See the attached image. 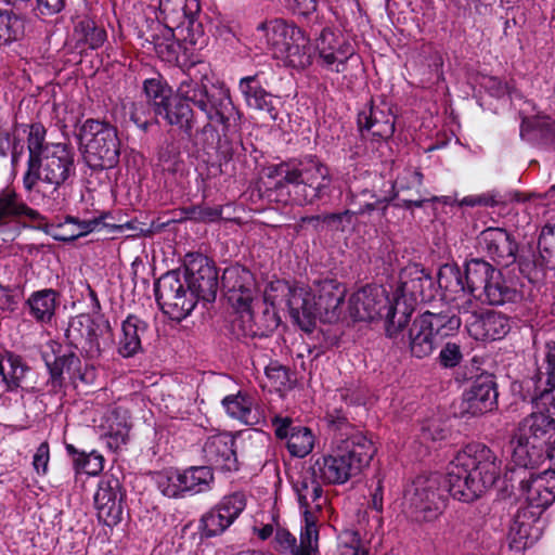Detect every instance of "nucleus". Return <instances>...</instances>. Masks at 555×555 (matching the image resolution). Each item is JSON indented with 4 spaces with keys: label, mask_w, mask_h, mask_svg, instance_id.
Wrapping results in <instances>:
<instances>
[{
    "label": "nucleus",
    "mask_w": 555,
    "mask_h": 555,
    "mask_svg": "<svg viewBox=\"0 0 555 555\" xmlns=\"http://www.w3.org/2000/svg\"><path fill=\"white\" fill-rule=\"evenodd\" d=\"M144 92L154 117H162L188 137L193 135L197 125L194 108L206 118L202 132L212 131L215 124L228 129L232 121L238 119L229 88L223 83H211L206 75H184L175 94L160 80L147 79L144 81Z\"/></svg>",
    "instance_id": "nucleus-1"
},
{
    "label": "nucleus",
    "mask_w": 555,
    "mask_h": 555,
    "mask_svg": "<svg viewBox=\"0 0 555 555\" xmlns=\"http://www.w3.org/2000/svg\"><path fill=\"white\" fill-rule=\"evenodd\" d=\"M328 423L335 431L336 447L331 453L313 461L311 474L325 486L344 485L366 468L376 448L371 439L352 426L339 411L328 414Z\"/></svg>",
    "instance_id": "nucleus-2"
},
{
    "label": "nucleus",
    "mask_w": 555,
    "mask_h": 555,
    "mask_svg": "<svg viewBox=\"0 0 555 555\" xmlns=\"http://www.w3.org/2000/svg\"><path fill=\"white\" fill-rule=\"evenodd\" d=\"M28 162L23 176V185L27 192L34 190L38 181L53 185L51 193L43 197L49 210H60L65 203L61 185L74 172V150L67 143H47L46 128L33 124L27 137Z\"/></svg>",
    "instance_id": "nucleus-3"
},
{
    "label": "nucleus",
    "mask_w": 555,
    "mask_h": 555,
    "mask_svg": "<svg viewBox=\"0 0 555 555\" xmlns=\"http://www.w3.org/2000/svg\"><path fill=\"white\" fill-rule=\"evenodd\" d=\"M272 292L286 296V306L292 319L305 331H310L317 319L333 323L340 317L346 287L333 279L315 281L310 289L292 286L284 280L270 283L267 298L273 302L278 299Z\"/></svg>",
    "instance_id": "nucleus-4"
},
{
    "label": "nucleus",
    "mask_w": 555,
    "mask_h": 555,
    "mask_svg": "<svg viewBox=\"0 0 555 555\" xmlns=\"http://www.w3.org/2000/svg\"><path fill=\"white\" fill-rule=\"evenodd\" d=\"M501 467L502 461L490 448L469 444L448 465L444 482L454 499L472 502L494 486Z\"/></svg>",
    "instance_id": "nucleus-5"
},
{
    "label": "nucleus",
    "mask_w": 555,
    "mask_h": 555,
    "mask_svg": "<svg viewBox=\"0 0 555 555\" xmlns=\"http://www.w3.org/2000/svg\"><path fill=\"white\" fill-rule=\"evenodd\" d=\"M268 170L269 178H281L275 183L276 190L293 185L294 201L300 206L312 205L330 193V169L314 157L298 163L282 162Z\"/></svg>",
    "instance_id": "nucleus-6"
},
{
    "label": "nucleus",
    "mask_w": 555,
    "mask_h": 555,
    "mask_svg": "<svg viewBox=\"0 0 555 555\" xmlns=\"http://www.w3.org/2000/svg\"><path fill=\"white\" fill-rule=\"evenodd\" d=\"M555 442V417L551 410L535 411L524 417L511 437L514 462L534 468L550 456Z\"/></svg>",
    "instance_id": "nucleus-7"
},
{
    "label": "nucleus",
    "mask_w": 555,
    "mask_h": 555,
    "mask_svg": "<svg viewBox=\"0 0 555 555\" xmlns=\"http://www.w3.org/2000/svg\"><path fill=\"white\" fill-rule=\"evenodd\" d=\"M254 36L285 66L305 69L312 64L313 49L310 39L292 23L281 18L266 21L257 26Z\"/></svg>",
    "instance_id": "nucleus-8"
},
{
    "label": "nucleus",
    "mask_w": 555,
    "mask_h": 555,
    "mask_svg": "<svg viewBox=\"0 0 555 555\" xmlns=\"http://www.w3.org/2000/svg\"><path fill=\"white\" fill-rule=\"evenodd\" d=\"M461 326V319L454 313L426 311L415 318L410 326L393 343L417 359L429 357L439 343L452 336Z\"/></svg>",
    "instance_id": "nucleus-9"
},
{
    "label": "nucleus",
    "mask_w": 555,
    "mask_h": 555,
    "mask_svg": "<svg viewBox=\"0 0 555 555\" xmlns=\"http://www.w3.org/2000/svg\"><path fill=\"white\" fill-rule=\"evenodd\" d=\"M78 140L85 163L93 170L117 166L120 140L115 126L107 121L89 118L79 127Z\"/></svg>",
    "instance_id": "nucleus-10"
},
{
    "label": "nucleus",
    "mask_w": 555,
    "mask_h": 555,
    "mask_svg": "<svg viewBox=\"0 0 555 555\" xmlns=\"http://www.w3.org/2000/svg\"><path fill=\"white\" fill-rule=\"evenodd\" d=\"M464 276L467 292L481 302L499 306L521 299L520 292L504 280L500 270L483 259L467 261Z\"/></svg>",
    "instance_id": "nucleus-11"
},
{
    "label": "nucleus",
    "mask_w": 555,
    "mask_h": 555,
    "mask_svg": "<svg viewBox=\"0 0 555 555\" xmlns=\"http://www.w3.org/2000/svg\"><path fill=\"white\" fill-rule=\"evenodd\" d=\"M66 337L90 359L99 358L113 344L111 324L102 315L92 318L89 314H79L73 318L66 330Z\"/></svg>",
    "instance_id": "nucleus-12"
},
{
    "label": "nucleus",
    "mask_w": 555,
    "mask_h": 555,
    "mask_svg": "<svg viewBox=\"0 0 555 555\" xmlns=\"http://www.w3.org/2000/svg\"><path fill=\"white\" fill-rule=\"evenodd\" d=\"M408 513L416 521H433L443 508V498L439 489V476L416 477L404 494Z\"/></svg>",
    "instance_id": "nucleus-13"
},
{
    "label": "nucleus",
    "mask_w": 555,
    "mask_h": 555,
    "mask_svg": "<svg viewBox=\"0 0 555 555\" xmlns=\"http://www.w3.org/2000/svg\"><path fill=\"white\" fill-rule=\"evenodd\" d=\"M154 288L157 304L171 320L181 321L195 308L194 296L184 288V282L178 270L163 274L156 281Z\"/></svg>",
    "instance_id": "nucleus-14"
},
{
    "label": "nucleus",
    "mask_w": 555,
    "mask_h": 555,
    "mask_svg": "<svg viewBox=\"0 0 555 555\" xmlns=\"http://www.w3.org/2000/svg\"><path fill=\"white\" fill-rule=\"evenodd\" d=\"M184 281L191 296L206 302L215 301L218 292V272L212 261L198 253L184 258Z\"/></svg>",
    "instance_id": "nucleus-15"
},
{
    "label": "nucleus",
    "mask_w": 555,
    "mask_h": 555,
    "mask_svg": "<svg viewBox=\"0 0 555 555\" xmlns=\"http://www.w3.org/2000/svg\"><path fill=\"white\" fill-rule=\"evenodd\" d=\"M519 492L525 501L522 507L540 515L555 501V470L547 469L535 474L520 469Z\"/></svg>",
    "instance_id": "nucleus-16"
},
{
    "label": "nucleus",
    "mask_w": 555,
    "mask_h": 555,
    "mask_svg": "<svg viewBox=\"0 0 555 555\" xmlns=\"http://www.w3.org/2000/svg\"><path fill=\"white\" fill-rule=\"evenodd\" d=\"M27 219L37 223L38 229H43L47 233H52V230H61L63 224H44L46 218L36 209L29 207L13 188H4L0 190V234L9 232L14 223Z\"/></svg>",
    "instance_id": "nucleus-17"
},
{
    "label": "nucleus",
    "mask_w": 555,
    "mask_h": 555,
    "mask_svg": "<svg viewBox=\"0 0 555 555\" xmlns=\"http://www.w3.org/2000/svg\"><path fill=\"white\" fill-rule=\"evenodd\" d=\"M221 282L229 302L242 311L243 319H251L250 305L257 293L254 274L245 267L234 264L224 269Z\"/></svg>",
    "instance_id": "nucleus-18"
},
{
    "label": "nucleus",
    "mask_w": 555,
    "mask_h": 555,
    "mask_svg": "<svg viewBox=\"0 0 555 555\" xmlns=\"http://www.w3.org/2000/svg\"><path fill=\"white\" fill-rule=\"evenodd\" d=\"M215 477L209 466H192L181 473H176L159 481L162 492L168 498L183 496L209 491Z\"/></svg>",
    "instance_id": "nucleus-19"
},
{
    "label": "nucleus",
    "mask_w": 555,
    "mask_h": 555,
    "mask_svg": "<svg viewBox=\"0 0 555 555\" xmlns=\"http://www.w3.org/2000/svg\"><path fill=\"white\" fill-rule=\"evenodd\" d=\"M498 386L490 373L477 376L462 396V412L473 416L492 412L498 408Z\"/></svg>",
    "instance_id": "nucleus-20"
},
{
    "label": "nucleus",
    "mask_w": 555,
    "mask_h": 555,
    "mask_svg": "<svg viewBox=\"0 0 555 555\" xmlns=\"http://www.w3.org/2000/svg\"><path fill=\"white\" fill-rule=\"evenodd\" d=\"M121 485L113 475L103 476L94 494V504L98 509L99 519L112 526L121 520L122 515Z\"/></svg>",
    "instance_id": "nucleus-21"
},
{
    "label": "nucleus",
    "mask_w": 555,
    "mask_h": 555,
    "mask_svg": "<svg viewBox=\"0 0 555 555\" xmlns=\"http://www.w3.org/2000/svg\"><path fill=\"white\" fill-rule=\"evenodd\" d=\"M317 50L322 66L336 73H344L347 62L354 55L353 47L330 29L321 31L317 39Z\"/></svg>",
    "instance_id": "nucleus-22"
},
{
    "label": "nucleus",
    "mask_w": 555,
    "mask_h": 555,
    "mask_svg": "<svg viewBox=\"0 0 555 555\" xmlns=\"http://www.w3.org/2000/svg\"><path fill=\"white\" fill-rule=\"evenodd\" d=\"M434 280L422 266L413 263L400 272L399 285L395 293L413 304L428 301L434 297Z\"/></svg>",
    "instance_id": "nucleus-23"
},
{
    "label": "nucleus",
    "mask_w": 555,
    "mask_h": 555,
    "mask_svg": "<svg viewBox=\"0 0 555 555\" xmlns=\"http://www.w3.org/2000/svg\"><path fill=\"white\" fill-rule=\"evenodd\" d=\"M542 515L520 507L513 517L508 531L509 545L517 551L533 545L542 535Z\"/></svg>",
    "instance_id": "nucleus-24"
},
{
    "label": "nucleus",
    "mask_w": 555,
    "mask_h": 555,
    "mask_svg": "<svg viewBox=\"0 0 555 555\" xmlns=\"http://www.w3.org/2000/svg\"><path fill=\"white\" fill-rule=\"evenodd\" d=\"M203 456L209 465L227 472L238 469L235 438L222 433L209 436L203 446Z\"/></svg>",
    "instance_id": "nucleus-25"
},
{
    "label": "nucleus",
    "mask_w": 555,
    "mask_h": 555,
    "mask_svg": "<svg viewBox=\"0 0 555 555\" xmlns=\"http://www.w3.org/2000/svg\"><path fill=\"white\" fill-rule=\"evenodd\" d=\"M478 246L495 262L509 266L516 260L517 244L501 228H488L478 236Z\"/></svg>",
    "instance_id": "nucleus-26"
},
{
    "label": "nucleus",
    "mask_w": 555,
    "mask_h": 555,
    "mask_svg": "<svg viewBox=\"0 0 555 555\" xmlns=\"http://www.w3.org/2000/svg\"><path fill=\"white\" fill-rule=\"evenodd\" d=\"M358 126L363 133L370 132L373 137L388 139L395 132V116L387 104L376 105L371 101L358 115Z\"/></svg>",
    "instance_id": "nucleus-27"
},
{
    "label": "nucleus",
    "mask_w": 555,
    "mask_h": 555,
    "mask_svg": "<svg viewBox=\"0 0 555 555\" xmlns=\"http://www.w3.org/2000/svg\"><path fill=\"white\" fill-rule=\"evenodd\" d=\"M415 306V304L397 293L393 294L391 299L386 296V301L382 307L383 314H379V317L385 319V330L389 338L395 340L410 326L409 321Z\"/></svg>",
    "instance_id": "nucleus-28"
},
{
    "label": "nucleus",
    "mask_w": 555,
    "mask_h": 555,
    "mask_svg": "<svg viewBox=\"0 0 555 555\" xmlns=\"http://www.w3.org/2000/svg\"><path fill=\"white\" fill-rule=\"evenodd\" d=\"M270 289V284L267 286L264 291V308L262 310V314L255 317L253 314L251 319L244 318L240 314V322L243 324V334L245 336L250 337H263L270 335L274 332L281 322V319L275 311V305L281 304L282 301L286 302V296H283L281 293L272 292L273 295L278 296V299L273 302L269 298H267V292ZM242 313V311L240 312Z\"/></svg>",
    "instance_id": "nucleus-29"
},
{
    "label": "nucleus",
    "mask_w": 555,
    "mask_h": 555,
    "mask_svg": "<svg viewBox=\"0 0 555 555\" xmlns=\"http://www.w3.org/2000/svg\"><path fill=\"white\" fill-rule=\"evenodd\" d=\"M238 89L249 108L267 113L272 120L278 118L276 98L261 86L257 75L243 77Z\"/></svg>",
    "instance_id": "nucleus-30"
},
{
    "label": "nucleus",
    "mask_w": 555,
    "mask_h": 555,
    "mask_svg": "<svg viewBox=\"0 0 555 555\" xmlns=\"http://www.w3.org/2000/svg\"><path fill=\"white\" fill-rule=\"evenodd\" d=\"M386 301L384 289L362 288L351 295L349 313L354 321H370L383 314L382 307Z\"/></svg>",
    "instance_id": "nucleus-31"
},
{
    "label": "nucleus",
    "mask_w": 555,
    "mask_h": 555,
    "mask_svg": "<svg viewBox=\"0 0 555 555\" xmlns=\"http://www.w3.org/2000/svg\"><path fill=\"white\" fill-rule=\"evenodd\" d=\"M273 425L278 438H287L286 447L293 456L304 457L312 451L314 438L309 428L293 427L291 434H288L292 421L288 417L282 418L279 416L273 418Z\"/></svg>",
    "instance_id": "nucleus-32"
},
{
    "label": "nucleus",
    "mask_w": 555,
    "mask_h": 555,
    "mask_svg": "<svg viewBox=\"0 0 555 555\" xmlns=\"http://www.w3.org/2000/svg\"><path fill=\"white\" fill-rule=\"evenodd\" d=\"M149 324L138 315L130 314L121 324V334L117 344V352L124 358H130L142 350V338Z\"/></svg>",
    "instance_id": "nucleus-33"
},
{
    "label": "nucleus",
    "mask_w": 555,
    "mask_h": 555,
    "mask_svg": "<svg viewBox=\"0 0 555 555\" xmlns=\"http://www.w3.org/2000/svg\"><path fill=\"white\" fill-rule=\"evenodd\" d=\"M222 405L227 413L246 425H257L260 423L262 413L254 396L238 391L236 395H230L223 398Z\"/></svg>",
    "instance_id": "nucleus-34"
},
{
    "label": "nucleus",
    "mask_w": 555,
    "mask_h": 555,
    "mask_svg": "<svg viewBox=\"0 0 555 555\" xmlns=\"http://www.w3.org/2000/svg\"><path fill=\"white\" fill-rule=\"evenodd\" d=\"M511 330L509 320L500 312H488L469 323V331L477 339L496 340L503 338Z\"/></svg>",
    "instance_id": "nucleus-35"
},
{
    "label": "nucleus",
    "mask_w": 555,
    "mask_h": 555,
    "mask_svg": "<svg viewBox=\"0 0 555 555\" xmlns=\"http://www.w3.org/2000/svg\"><path fill=\"white\" fill-rule=\"evenodd\" d=\"M57 297V292L52 288L34 292L26 300L29 314L39 323H51L55 315Z\"/></svg>",
    "instance_id": "nucleus-36"
},
{
    "label": "nucleus",
    "mask_w": 555,
    "mask_h": 555,
    "mask_svg": "<svg viewBox=\"0 0 555 555\" xmlns=\"http://www.w3.org/2000/svg\"><path fill=\"white\" fill-rule=\"evenodd\" d=\"M323 486L325 485L319 478L312 476L311 466L295 483L298 502L304 511L309 509L311 504H314L318 509L322 507L320 501L323 496Z\"/></svg>",
    "instance_id": "nucleus-37"
},
{
    "label": "nucleus",
    "mask_w": 555,
    "mask_h": 555,
    "mask_svg": "<svg viewBox=\"0 0 555 555\" xmlns=\"http://www.w3.org/2000/svg\"><path fill=\"white\" fill-rule=\"evenodd\" d=\"M80 363V359L74 352L59 356L52 363H47L50 372L48 385L51 386V390L56 392L63 387L64 373L74 378L79 371Z\"/></svg>",
    "instance_id": "nucleus-38"
},
{
    "label": "nucleus",
    "mask_w": 555,
    "mask_h": 555,
    "mask_svg": "<svg viewBox=\"0 0 555 555\" xmlns=\"http://www.w3.org/2000/svg\"><path fill=\"white\" fill-rule=\"evenodd\" d=\"M27 371L28 366L20 356L12 352L0 354V375L9 390L21 386Z\"/></svg>",
    "instance_id": "nucleus-39"
},
{
    "label": "nucleus",
    "mask_w": 555,
    "mask_h": 555,
    "mask_svg": "<svg viewBox=\"0 0 555 555\" xmlns=\"http://www.w3.org/2000/svg\"><path fill=\"white\" fill-rule=\"evenodd\" d=\"M393 198L378 197L369 190H363L359 194H351L349 204L356 209L359 216L370 215L374 210H379L382 216L386 215L389 202Z\"/></svg>",
    "instance_id": "nucleus-40"
},
{
    "label": "nucleus",
    "mask_w": 555,
    "mask_h": 555,
    "mask_svg": "<svg viewBox=\"0 0 555 555\" xmlns=\"http://www.w3.org/2000/svg\"><path fill=\"white\" fill-rule=\"evenodd\" d=\"M201 522L206 537H216L223 533L234 520H232L228 514L223 513L217 504L203 515Z\"/></svg>",
    "instance_id": "nucleus-41"
},
{
    "label": "nucleus",
    "mask_w": 555,
    "mask_h": 555,
    "mask_svg": "<svg viewBox=\"0 0 555 555\" xmlns=\"http://www.w3.org/2000/svg\"><path fill=\"white\" fill-rule=\"evenodd\" d=\"M438 284L440 288L450 294L465 295V276L456 266L446 264L438 272Z\"/></svg>",
    "instance_id": "nucleus-42"
},
{
    "label": "nucleus",
    "mask_w": 555,
    "mask_h": 555,
    "mask_svg": "<svg viewBox=\"0 0 555 555\" xmlns=\"http://www.w3.org/2000/svg\"><path fill=\"white\" fill-rule=\"evenodd\" d=\"M75 35L78 41L88 44L91 49H98L106 39V31L98 27L92 20L85 18L75 26Z\"/></svg>",
    "instance_id": "nucleus-43"
},
{
    "label": "nucleus",
    "mask_w": 555,
    "mask_h": 555,
    "mask_svg": "<svg viewBox=\"0 0 555 555\" xmlns=\"http://www.w3.org/2000/svg\"><path fill=\"white\" fill-rule=\"evenodd\" d=\"M305 527L300 533V545L298 555H311L317 547L318 527L315 517L309 509L304 511Z\"/></svg>",
    "instance_id": "nucleus-44"
},
{
    "label": "nucleus",
    "mask_w": 555,
    "mask_h": 555,
    "mask_svg": "<svg viewBox=\"0 0 555 555\" xmlns=\"http://www.w3.org/2000/svg\"><path fill=\"white\" fill-rule=\"evenodd\" d=\"M24 33L23 21L9 11H0V41L8 43L17 40Z\"/></svg>",
    "instance_id": "nucleus-45"
},
{
    "label": "nucleus",
    "mask_w": 555,
    "mask_h": 555,
    "mask_svg": "<svg viewBox=\"0 0 555 555\" xmlns=\"http://www.w3.org/2000/svg\"><path fill=\"white\" fill-rule=\"evenodd\" d=\"M539 254L541 266L555 269V225L544 227L539 237Z\"/></svg>",
    "instance_id": "nucleus-46"
},
{
    "label": "nucleus",
    "mask_w": 555,
    "mask_h": 555,
    "mask_svg": "<svg viewBox=\"0 0 555 555\" xmlns=\"http://www.w3.org/2000/svg\"><path fill=\"white\" fill-rule=\"evenodd\" d=\"M506 204V195H502L498 191H489L481 194L468 195L463 197L460 202V206L468 207H494Z\"/></svg>",
    "instance_id": "nucleus-47"
},
{
    "label": "nucleus",
    "mask_w": 555,
    "mask_h": 555,
    "mask_svg": "<svg viewBox=\"0 0 555 555\" xmlns=\"http://www.w3.org/2000/svg\"><path fill=\"white\" fill-rule=\"evenodd\" d=\"M247 505V494L244 491H235L224 495L218 506L228 514L232 520H236Z\"/></svg>",
    "instance_id": "nucleus-48"
},
{
    "label": "nucleus",
    "mask_w": 555,
    "mask_h": 555,
    "mask_svg": "<svg viewBox=\"0 0 555 555\" xmlns=\"http://www.w3.org/2000/svg\"><path fill=\"white\" fill-rule=\"evenodd\" d=\"M103 456L95 451L78 454L74 459L76 470L91 476L99 474L103 469Z\"/></svg>",
    "instance_id": "nucleus-49"
},
{
    "label": "nucleus",
    "mask_w": 555,
    "mask_h": 555,
    "mask_svg": "<svg viewBox=\"0 0 555 555\" xmlns=\"http://www.w3.org/2000/svg\"><path fill=\"white\" fill-rule=\"evenodd\" d=\"M544 362H545V374H546V386L545 392L555 390V340L546 341L544 346Z\"/></svg>",
    "instance_id": "nucleus-50"
},
{
    "label": "nucleus",
    "mask_w": 555,
    "mask_h": 555,
    "mask_svg": "<svg viewBox=\"0 0 555 555\" xmlns=\"http://www.w3.org/2000/svg\"><path fill=\"white\" fill-rule=\"evenodd\" d=\"M296 537L284 528H278L274 535V548L281 553H292L298 555L299 546L297 545Z\"/></svg>",
    "instance_id": "nucleus-51"
},
{
    "label": "nucleus",
    "mask_w": 555,
    "mask_h": 555,
    "mask_svg": "<svg viewBox=\"0 0 555 555\" xmlns=\"http://www.w3.org/2000/svg\"><path fill=\"white\" fill-rule=\"evenodd\" d=\"M153 108L149 102H134L131 106L130 119L140 128L147 129L151 124Z\"/></svg>",
    "instance_id": "nucleus-52"
},
{
    "label": "nucleus",
    "mask_w": 555,
    "mask_h": 555,
    "mask_svg": "<svg viewBox=\"0 0 555 555\" xmlns=\"http://www.w3.org/2000/svg\"><path fill=\"white\" fill-rule=\"evenodd\" d=\"M533 128L544 144L555 150V122L550 117H542L534 121Z\"/></svg>",
    "instance_id": "nucleus-53"
},
{
    "label": "nucleus",
    "mask_w": 555,
    "mask_h": 555,
    "mask_svg": "<svg viewBox=\"0 0 555 555\" xmlns=\"http://www.w3.org/2000/svg\"><path fill=\"white\" fill-rule=\"evenodd\" d=\"M480 86L494 98H502L508 93V85L494 76H482Z\"/></svg>",
    "instance_id": "nucleus-54"
},
{
    "label": "nucleus",
    "mask_w": 555,
    "mask_h": 555,
    "mask_svg": "<svg viewBox=\"0 0 555 555\" xmlns=\"http://www.w3.org/2000/svg\"><path fill=\"white\" fill-rule=\"evenodd\" d=\"M462 359L460 346L454 343H448L439 353L440 364L444 367L456 366Z\"/></svg>",
    "instance_id": "nucleus-55"
},
{
    "label": "nucleus",
    "mask_w": 555,
    "mask_h": 555,
    "mask_svg": "<svg viewBox=\"0 0 555 555\" xmlns=\"http://www.w3.org/2000/svg\"><path fill=\"white\" fill-rule=\"evenodd\" d=\"M267 377L275 387H285L289 383L288 370L278 363H271L266 367Z\"/></svg>",
    "instance_id": "nucleus-56"
},
{
    "label": "nucleus",
    "mask_w": 555,
    "mask_h": 555,
    "mask_svg": "<svg viewBox=\"0 0 555 555\" xmlns=\"http://www.w3.org/2000/svg\"><path fill=\"white\" fill-rule=\"evenodd\" d=\"M50 460V449L48 442H42L36 450L33 460V466L37 474L46 475Z\"/></svg>",
    "instance_id": "nucleus-57"
},
{
    "label": "nucleus",
    "mask_w": 555,
    "mask_h": 555,
    "mask_svg": "<svg viewBox=\"0 0 555 555\" xmlns=\"http://www.w3.org/2000/svg\"><path fill=\"white\" fill-rule=\"evenodd\" d=\"M64 7V0H36L34 9L37 16H50L59 13Z\"/></svg>",
    "instance_id": "nucleus-58"
},
{
    "label": "nucleus",
    "mask_w": 555,
    "mask_h": 555,
    "mask_svg": "<svg viewBox=\"0 0 555 555\" xmlns=\"http://www.w3.org/2000/svg\"><path fill=\"white\" fill-rule=\"evenodd\" d=\"M463 301L461 304H457L459 311L464 314H469L466 322L469 324L472 321L470 319L476 320V318H479L477 314L478 312V301H480L478 298H475L470 293L465 291V295H462Z\"/></svg>",
    "instance_id": "nucleus-59"
},
{
    "label": "nucleus",
    "mask_w": 555,
    "mask_h": 555,
    "mask_svg": "<svg viewBox=\"0 0 555 555\" xmlns=\"http://www.w3.org/2000/svg\"><path fill=\"white\" fill-rule=\"evenodd\" d=\"M129 429L126 426L118 427L116 430L111 428L107 433V446L113 450H118L128 441Z\"/></svg>",
    "instance_id": "nucleus-60"
},
{
    "label": "nucleus",
    "mask_w": 555,
    "mask_h": 555,
    "mask_svg": "<svg viewBox=\"0 0 555 555\" xmlns=\"http://www.w3.org/2000/svg\"><path fill=\"white\" fill-rule=\"evenodd\" d=\"M172 4H176V7H179L183 11V15L188 17L190 21L192 20V10L193 8L197 11L199 9L198 3L196 0H192L191 5L183 3V0H159V8L164 11H170L175 8Z\"/></svg>",
    "instance_id": "nucleus-61"
},
{
    "label": "nucleus",
    "mask_w": 555,
    "mask_h": 555,
    "mask_svg": "<svg viewBox=\"0 0 555 555\" xmlns=\"http://www.w3.org/2000/svg\"><path fill=\"white\" fill-rule=\"evenodd\" d=\"M285 2L293 12L300 15H309L318 7V0H285Z\"/></svg>",
    "instance_id": "nucleus-62"
},
{
    "label": "nucleus",
    "mask_w": 555,
    "mask_h": 555,
    "mask_svg": "<svg viewBox=\"0 0 555 555\" xmlns=\"http://www.w3.org/2000/svg\"><path fill=\"white\" fill-rule=\"evenodd\" d=\"M520 271L528 276L529 280H535L539 278L540 273H543L545 266H541V259L532 261L528 259H521L520 263Z\"/></svg>",
    "instance_id": "nucleus-63"
},
{
    "label": "nucleus",
    "mask_w": 555,
    "mask_h": 555,
    "mask_svg": "<svg viewBox=\"0 0 555 555\" xmlns=\"http://www.w3.org/2000/svg\"><path fill=\"white\" fill-rule=\"evenodd\" d=\"M448 431L441 428L438 424H430L423 429V436L425 439H431L433 441L442 440L447 437Z\"/></svg>",
    "instance_id": "nucleus-64"
}]
</instances>
